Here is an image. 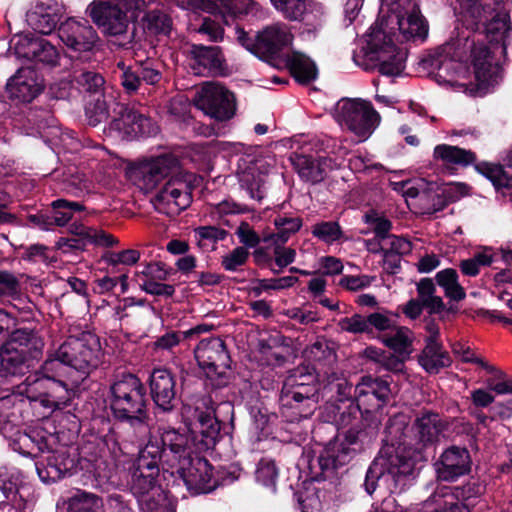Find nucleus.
Segmentation results:
<instances>
[{
  "instance_id": "69168bd1",
  "label": "nucleus",
  "mask_w": 512,
  "mask_h": 512,
  "mask_svg": "<svg viewBox=\"0 0 512 512\" xmlns=\"http://www.w3.org/2000/svg\"><path fill=\"white\" fill-rule=\"evenodd\" d=\"M19 292L20 282L17 277L8 271H0V298L15 297Z\"/></svg>"
},
{
  "instance_id": "0e129e2a",
  "label": "nucleus",
  "mask_w": 512,
  "mask_h": 512,
  "mask_svg": "<svg viewBox=\"0 0 512 512\" xmlns=\"http://www.w3.org/2000/svg\"><path fill=\"white\" fill-rule=\"evenodd\" d=\"M68 366L57 356V350L51 354L41 366L44 377L60 379L67 371Z\"/></svg>"
},
{
  "instance_id": "ea45409f",
  "label": "nucleus",
  "mask_w": 512,
  "mask_h": 512,
  "mask_svg": "<svg viewBox=\"0 0 512 512\" xmlns=\"http://www.w3.org/2000/svg\"><path fill=\"white\" fill-rule=\"evenodd\" d=\"M288 66L292 75L300 83H309L316 79L317 68L304 54L294 52L288 58Z\"/></svg>"
},
{
  "instance_id": "79ce46f5",
  "label": "nucleus",
  "mask_w": 512,
  "mask_h": 512,
  "mask_svg": "<svg viewBox=\"0 0 512 512\" xmlns=\"http://www.w3.org/2000/svg\"><path fill=\"white\" fill-rule=\"evenodd\" d=\"M67 505V512H104L102 499L85 491H79L70 497Z\"/></svg>"
},
{
  "instance_id": "f704fd0d",
  "label": "nucleus",
  "mask_w": 512,
  "mask_h": 512,
  "mask_svg": "<svg viewBox=\"0 0 512 512\" xmlns=\"http://www.w3.org/2000/svg\"><path fill=\"white\" fill-rule=\"evenodd\" d=\"M5 344L23 351L27 356H35L44 346V342L38 333L34 329L28 328L14 330Z\"/></svg>"
},
{
  "instance_id": "6ab92c4d",
  "label": "nucleus",
  "mask_w": 512,
  "mask_h": 512,
  "mask_svg": "<svg viewBox=\"0 0 512 512\" xmlns=\"http://www.w3.org/2000/svg\"><path fill=\"white\" fill-rule=\"evenodd\" d=\"M174 467L177 468V472L184 480L188 489L194 490L197 493H206L213 488L211 484L213 476L212 466L205 458H191L189 454L187 462L184 463L183 461Z\"/></svg>"
},
{
  "instance_id": "4d7b16f0",
  "label": "nucleus",
  "mask_w": 512,
  "mask_h": 512,
  "mask_svg": "<svg viewBox=\"0 0 512 512\" xmlns=\"http://www.w3.org/2000/svg\"><path fill=\"white\" fill-rule=\"evenodd\" d=\"M140 252L135 249H126L122 251H108L106 252L102 259L107 265L110 266H118V265H126L132 266L136 264L140 259Z\"/></svg>"
},
{
  "instance_id": "e2e57ef3",
  "label": "nucleus",
  "mask_w": 512,
  "mask_h": 512,
  "mask_svg": "<svg viewBox=\"0 0 512 512\" xmlns=\"http://www.w3.org/2000/svg\"><path fill=\"white\" fill-rule=\"evenodd\" d=\"M278 477V470L273 461L262 460L256 470V480L263 486L274 489Z\"/></svg>"
},
{
  "instance_id": "473e14b6",
  "label": "nucleus",
  "mask_w": 512,
  "mask_h": 512,
  "mask_svg": "<svg viewBox=\"0 0 512 512\" xmlns=\"http://www.w3.org/2000/svg\"><path fill=\"white\" fill-rule=\"evenodd\" d=\"M294 167L302 179L311 183L321 182L327 172L333 168V161L329 158L312 159L305 155H298L293 160Z\"/></svg>"
},
{
  "instance_id": "f8f14e48",
  "label": "nucleus",
  "mask_w": 512,
  "mask_h": 512,
  "mask_svg": "<svg viewBox=\"0 0 512 512\" xmlns=\"http://www.w3.org/2000/svg\"><path fill=\"white\" fill-rule=\"evenodd\" d=\"M405 194L409 205L420 214H433L443 210L449 203L450 192L447 187L421 180L415 186L407 188Z\"/></svg>"
},
{
  "instance_id": "7ed1b4c3",
  "label": "nucleus",
  "mask_w": 512,
  "mask_h": 512,
  "mask_svg": "<svg viewBox=\"0 0 512 512\" xmlns=\"http://www.w3.org/2000/svg\"><path fill=\"white\" fill-rule=\"evenodd\" d=\"M158 474L159 462L140 451L132 475L131 490L143 512H172L166 495L155 483Z\"/></svg>"
},
{
  "instance_id": "a878e982",
  "label": "nucleus",
  "mask_w": 512,
  "mask_h": 512,
  "mask_svg": "<svg viewBox=\"0 0 512 512\" xmlns=\"http://www.w3.org/2000/svg\"><path fill=\"white\" fill-rule=\"evenodd\" d=\"M10 98L20 102L32 101L41 91L36 72L30 67L18 69L7 83Z\"/></svg>"
},
{
  "instance_id": "4468645a",
  "label": "nucleus",
  "mask_w": 512,
  "mask_h": 512,
  "mask_svg": "<svg viewBox=\"0 0 512 512\" xmlns=\"http://www.w3.org/2000/svg\"><path fill=\"white\" fill-rule=\"evenodd\" d=\"M195 359L208 376L222 375L230 367L224 341L218 337L201 340L194 349Z\"/></svg>"
},
{
  "instance_id": "aec40b11",
  "label": "nucleus",
  "mask_w": 512,
  "mask_h": 512,
  "mask_svg": "<svg viewBox=\"0 0 512 512\" xmlns=\"http://www.w3.org/2000/svg\"><path fill=\"white\" fill-rule=\"evenodd\" d=\"M390 393L386 381L363 376L355 387L356 409L369 412L380 408L388 399Z\"/></svg>"
},
{
  "instance_id": "864d4df0",
  "label": "nucleus",
  "mask_w": 512,
  "mask_h": 512,
  "mask_svg": "<svg viewBox=\"0 0 512 512\" xmlns=\"http://www.w3.org/2000/svg\"><path fill=\"white\" fill-rule=\"evenodd\" d=\"M364 222L368 224L376 237L384 242L390 235L392 223L382 214L371 210L364 215Z\"/></svg>"
},
{
  "instance_id": "412c9836",
  "label": "nucleus",
  "mask_w": 512,
  "mask_h": 512,
  "mask_svg": "<svg viewBox=\"0 0 512 512\" xmlns=\"http://www.w3.org/2000/svg\"><path fill=\"white\" fill-rule=\"evenodd\" d=\"M470 455L464 448L452 446L446 449L434 464L437 478L442 481H455L470 471Z\"/></svg>"
},
{
  "instance_id": "39448f33",
  "label": "nucleus",
  "mask_w": 512,
  "mask_h": 512,
  "mask_svg": "<svg viewBox=\"0 0 512 512\" xmlns=\"http://www.w3.org/2000/svg\"><path fill=\"white\" fill-rule=\"evenodd\" d=\"M57 356L71 369L80 373V379L89 375L101 363L102 348L99 338L90 333L71 336L57 349Z\"/></svg>"
},
{
  "instance_id": "2f4dec72",
  "label": "nucleus",
  "mask_w": 512,
  "mask_h": 512,
  "mask_svg": "<svg viewBox=\"0 0 512 512\" xmlns=\"http://www.w3.org/2000/svg\"><path fill=\"white\" fill-rule=\"evenodd\" d=\"M210 398H203L195 407L194 417L199 432L206 439V444L215 442L219 436L221 425L215 416L214 407Z\"/></svg>"
},
{
  "instance_id": "bb28decb",
  "label": "nucleus",
  "mask_w": 512,
  "mask_h": 512,
  "mask_svg": "<svg viewBox=\"0 0 512 512\" xmlns=\"http://www.w3.org/2000/svg\"><path fill=\"white\" fill-rule=\"evenodd\" d=\"M473 78L479 87L494 84L500 67L493 61L491 51L485 45H476L472 50Z\"/></svg>"
},
{
  "instance_id": "49530a36",
  "label": "nucleus",
  "mask_w": 512,
  "mask_h": 512,
  "mask_svg": "<svg viewBox=\"0 0 512 512\" xmlns=\"http://www.w3.org/2000/svg\"><path fill=\"white\" fill-rule=\"evenodd\" d=\"M486 37L490 42L502 43L506 47V39L511 31L509 16L505 13L497 14L486 25Z\"/></svg>"
},
{
  "instance_id": "3c124183",
  "label": "nucleus",
  "mask_w": 512,
  "mask_h": 512,
  "mask_svg": "<svg viewBox=\"0 0 512 512\" xmlns=\"http://www.w3.org/2000/svg\"><path fill=\"white\" fill-rule=\"evenodd\" d=\"M240 183L245 188L250 197L256 200H261L264 197V178L253 168L243 171L240 175Z\"/></svg>"
},
{
  "instance_id": "5701e85b",
  "label": "nucleus",
  "mask_w": 512,
  "mask_h": 512,
  "mask_svg": "<svg viewBox=\"0 0 512 512\" xmlns=\"http://www.w3.org/2000/svg\"><path fill=\"white\" fill-rule=\"evenodd\" d=\"M433 160L446 172L453 173L459 168L474 164L476 153L470 149L449 144H439L434 147Z\"/></svg>"
},
{
  "instance_id": "338daca9",
  "label": "nucleus",
  "mask_w": 512,
  "mask_h": 512,
  "mask_svg": "<svg viewBox=\"0 0 512 512\" xmlns=\"http://www.w3.org/2000/svg\"><path fill=\"white\" fill-rule=\"evenodd\" d=\"M408 427V418L404 414L395 415L389 420L387 432L392 440L398 444L405 443L403 440L404 432Z\"/></svg>"
},
{
  "instance_id": "09e8293b",
  "label": "nucleus",
  "mask_w": 512,
  "mask_h": 512,
  "mask_svg": "<svg viewBox=\"0 0 512 512\" xmlns=\"http://www.w3.org/2000/svg\"><path fill=\"white\" fill-rule=\"evenodd\" d=\"M71 233L82 236L84 239H87L89 242L94 243L96 245L111 247L118 244V239H116L113 235L104 232L103 230H95L92 228H87L82 224L73 223L70 226Z\"/></svg>"
},
{
  "instance_id": "5fc2aeb1",
  "label": "nucleus",
  "mask_w": 512,
  "mask_h": 512,
  "mask_svg": "<svg viewBox=\"0 0 512 512\" xmlns=\"http://www.w3.org/2000/svg\"><path fill=\"white\" fill-rule=\"evenodd\" d=\"M411 243L404 237L390 235L382 244L381 250L384 253V262L388 263L393 255H405L411 251Z\"/></svg>"
},
{
  "instance_id": "f03ea898",
  "label": "nucleus",
  "mask_w": 512,
  "mask_h": 512,
  "mask_svg": "<svg viewBox=\"0 0 512 512\" xmlns=\"http://www.w3.org/2000/svg\"><path fill=\"white\" fill-rule=\"evenodd\" d=\"M110 390L114 415L146 428L148 415L145 388L140 379L132 374L124 375L112 384Z\"/></svg>"
},
{
  "instance_id": "f257e3e1",
  "label": "nucleus",
  "mask_w": 512,
  "mask_h": 512,
  "mask_svg": "<svg viewBox=\"0 0 512 512\" xmlns=\"http://www.w3.org/2000/svg\"><path fill=\"white\" fill-rule=\"evenodd\" d=\"M413 469V460L402 455L398 448L394 453L381 456L373 462L366 475L365 489L372 494L378 483L390 493H399L408 484Z\"/></svg>"
},
{
  "instance_id": "e433bc0d",
  "label": "nucleus",
  "mask_w": 512,
  "mask_h": 512,
  "mask_svg": "<svg viewBox=\"0 0 512 512\" xmlns=\"http://www.w3.org/2000/svg\"><path fill=\"white\" fill-rule=\"evenodd\" d=\"M304 376L291 375L287 378L281 395L282 403L292 404V400L318 398L316 386L312 383L300 381Z\"/></svg>"
},
{
  "instance_id": "052dcab7",
  "label": "nucleus",
  "mask_w": 512,
  "mask_h": 512,
  "mask_svg": "<svg viewBox=\"0 0 512 512\" xmlns=\"http://www.w3.org/2000/svg\"><path fill=\"white\" fill-rule=\"evenodd\" d=\"M312 234L326 243L337 241L341 237V228L337 222H320L312 227Z\"/></svg>"
},
{
  "instance_id": "f3484780",
  "label": "nucleus",
  "mask_w": 512,
  "mask_h": 512,
  "mask_svg": "<svg viewBox=\"0 0 512 512\" xmlns=\"http://www.w3.org/2000/svg\"><path fill=\"white\" fill-rule=\"evenodd\" d=\"M115 116L110 123V133L115 132L120 137L131 139L139 135L150 134V119L142 116L133 109L119 103H115Z\"/></svg>"
},
{
  "instance_id": "a19ab883",
  "label": "nucleus",
  "mask_w": 512,
  "mask_h": 512,
  "mask_svg": "<svg viewBox=\"0 0 512 512\" xmlns=\"http://www.w3.org/2000/svg\"><path fill=\"white\" fill-rule=\"evenodd\" d=\"M27 357L23 351L4 344L0 348V373L3 376L20 373Z\"/></svg>"
},
{
  "instance_id": "20e7f679",
  "label": "nucleus",
  "mask_w": 512,
  "mask_h": 512,
  "mask_svg": "<svg viewBox=\"0 0 512 512\" xmlns=\"http://www.w3.org/2000/svg\"><path fill=\"white\" fill-rule=\"evenodd\" d=\"M190 438L185 432L172 427H159L156 433H150L146 445L140 450L159 463L174 468L187 462L190 454Z\"/></svg>"
},
{
  "instance_id": "393cba45",
  "label": "nucleus",
  "mask_w": 512,
  "mask_h": 512,
  "mask_svg": "<svg viewBox=\"0 0 512 512\" xmlns=\"http://www.w3.org/2000/svg\"><path fill=\"white\" fill-rule=\"evenodd\" d=\"M293 35L285 24H272L257 35L255 49L266 56L276 55L292 43Z\"/></svg>"
},
{
  "instance_id": "2eb2a0df",
  "label": "nucleus",
  "mask_w": 512,
  "mask_h": 512,
  "mask_svg": "<svg viewBox=\"0 0 512 512\" xmlns=\"http://www.w3.org/2000/svg\"><path fill=\"white\" fill-rule=\"evenodd\" d=\"M450 49L444 46L430 58V66L435 80L441 85L468 87L473 84L472 75L463 64L444 57L443 52Z\"/></svg>"
},
{
  "instance_id": "0eeeda50",
  "label": "nucleus",
  "mask_w": 512,
  "mask_h": 512,
  "mask_svg": "<svg viewBox=\"0 0 512 512\" xmlns=\"http://www.w3.org/2000/svg\"><path fill=\"white\" fill-rule=\"evenodd\" d=\"M336 121L351 132L366 139L379 122V114L369 102L363 100L342 99L334 109Z\"/></svg>"
},
{
  "instance_id": "a211bd4d",
  "label": "nucleus",
  "mask_w": 512,
  "mask_h": 512,
  "mask_svg": "<svg viewBox=\"0 0 512 512\" xmlns=\"http://www.w3.org/2000/svg\"><path fill=\"white\" fill-rule=\"evenodd\" d=\"M13 49L18 58L28 61L54 66L59 60V53L56 47L41 37L18 36Z\"/></svg>"
},
{
  "instance_id": "ddd939ff",
  "label": "nucleus",
  "mask_w": 512,
  "mask_h": 512,
  "mask_svg": "<svg viewBox=\"0 0 512 512\" xmlns=\"http://www.w3.org/2000/svg\"><path fill=\"white\" fill-rule=\"evenodd\" d=\"M189 66L199 76H224L228 66L219 46L192 44L188 51Z\"/></svg>"
},
{
  "instance_id": "b1692460",
  "label": "nucleus",
  "mask_w": 512,
  "mask_h": 512,
  "mask_svg": "<svg viewBox=\"0 0 512 512\" xmlns=\"http://www.w3.org/2000/svg\"><path fill=\"white\" fill-rule=\"evenodd\" d=\"M175 379L167 369H154L150 377L152 398L158 408L171 411L175 403Z\"/></svg>"
},
{
  "instance_id": "c03bdc74",
  "label": "nucleus",
  "mask_w": 512,
  "mask_h": 512,
  "mask_svg": "<svg viewBox=\"0 0 512 512\" xmlns=\"http://www.w3.org/2000/svg\"><path fill=\"white\" fill-rule=\"evenodd\" d=\"M436 287L431 278H423L417 283L418 300L430 313H438L444 309L440 296L435 295Z\"/></svg>"
},
{
  "instance_id": "774afa93",
  "label": "nucleus",
  "mask_w": 512,
  "mask_h": 512,
  "mask_svg": "<svg viewBox=\"0 0 512 512\" xmlns=\"http://www.w3.org/2000/svg\"><path fill=\"white\" fill-rule=\"evenodd\" d=\"M338 326L341 330L350 333H364L368 331L367 317L360 314H354L351 317H345L339 320Z\"/></svg>"
},
{
  "instance_id": "9d476101",
  "label": "nucleus",
  "mask_w": 512,
  "mask_h": 512,
  "mask_svg": "<svg viewBox=\"0 0 512 512\" xmlns=\"http://www.w3.org/2000/svg\"><path fill=\"white\" fill-rule=\"evenodd\" d=\"M86 12L106 36H123L128 31L130 21L127 12L120 8L119 3L94 0L88 5Z\"/></svg>"
},
{
  "instance_id": "c9c22d12",
  "label": "nucleus",
  "mask_w": 512,
  "mask_h": 512,
  "mask_svg": "<svg viewBox=\"0 0 512 512\" xmlns=\"http://www.w3.org/2000/svg\"><path fill=\"white\" fill-rule=\"evenodd\" d=\"M477 172L487 178L503 196L512 198V175L509 176L500 164L481 162L475 166Z\"/></svg>"
},
{
  "instance_id": "6e6552de",
  "label": "nucleus",
  "mask_w": 512,
  "mask_h": 512,
  "mask_svg": "<svg viewBox=\"0 0 512 512\" xmlns=\"http://www.w3.org/2000/svg\"><path fill=\"white\" fill-rule=\"evenodd\" d=\"M21 393L51 411L61 409L70 400L69 389L63 380L44 376L28 377L21 386Z\"/></svg>"
},
{
  "instance_id": "13d9d810",
  "label": "nucleus",
  "mask_w": 512,
  "mask_h": 512,
  "mask_svg": "<svg viewBox=\"0 0 512 512\" xmlns=\"http://www.w3.org/2000/svg\"><path fill=\"white\" fill-rule=\"evenodd\" d=\"M493 262V256L487 252L475 254L472 258L462 260L459 264L461 272L470 277L479 274L480 268L489 266Z\"/></svg>"
},
{
  "instance_id": "a18cd8bd",
  "label": "nucleus",
  "mask_w": 512,
  "mask_h": 512,
  "mask_svg": "<svg viewBox=\"0 0 512 512\" xmlns=\"http://www.w3.org/2000/svg\"><path fill=\"white\" fill-rule=\"evenodd\" d=\"M482 489L479 485L474 483H468L462 487H456L453 490L450 487H441L438 488L433 494V501L439 502L444 501V496L442 494H451L455 498V502L459 505H462L467 508L468 512H470L469 504L466 503L468 499H470L474 495L481 494Z\"/></svg>"
},
{
  "instance_id": "4c0bfd02",
  "label": "nucleus",
  "mask_w": 512,
  "mask_h": 512,
  "mask_svg": "<svg viewBox=\"0 0 512 512\" xmlns=\"http://www.w3.org/2000/svg\"><path fill=\"white\" fill-rule=\"evenodd\" d=\"M59 19L54 10L43 3H38L27 13L28 24L41 34H50L56 27Z\"/></svg>"
},
{
  "instance_id": "dca6fc26",
  "label": "nucleus",
  "mask_w": 512,
  "mask_h": 512,
  "mask_svg": "<svg viewBox=\"0 0 512 512\" xmlns=\"http://www.w3.org/2000/svg\"><path fill=\"white\" fill-rule=\"evenodd\" d=\"M58 37L65 46L77 52L92 50L98 41L97 32L86 20L68 19L61 23Z\"/></svg>"
},
{
  "instance_id": "7c9ffc66",
  "label": "nucleus",
  "mask_w": 512,
  "mask_h": 512,
  "mask_svg": "<svg viewBox=\"0 0 512 512\" xmlns=\"http://www.w3.org/2000/svg\"><path fill=\"white\" fill-rule=\"evenodd\" d=\"M355 443V436L350 434L340 443H334L325 448L319 457V464L323 470L337 469L348 463L355 454L350 446Z\"/></svg>"
},
{
  "instance_id": "423d86ee",
  "label": "nucleus",
  "mask_w": 512,
  "mask_h": 512,
  "mask_svg": "<svg viewBox=\"0 0 512 512\" xmlns=\"http://www.w3.org/2000/svg\"><path fill=\"white\" fill-rule=\"evenodd\" d=\"M365 54L370 61L377 63L383 75H399L405 67L404 54L397 50L392 38L378 26L372 27L367 34Z\"/></svg>"
},
{
  "instance_id": "1a4fd4ad",
  "label": "nucleus",
  "mask_w": 512,
  "mask_h": 512,
  "mask_svg": "<svg viewBox=\"0 0 512 512\" xmlns=\"http://www.w3.org/2000/svg\"><path fill=\"white\" fill-rule=\"evenodd\" d=\"M196 104L206 115L218 121L231 119L236 111L234 94L216 82H207L202 86Z\"/></svg>"
},
{
  "instance_id": "58836bf2",
  "label": "nucleus",
  "mask_w": 512,
  "mask_h": 512,
  "mask_svg": "<svg viewBox=\"0 0 512 512\" xmlns=\"http://www.w3.org/2000/svg\"><path fill=\"white\" fill-rule=\"evenodd\" d=\"M413 340L414 334L407 327L394 326L390 333L383 336V343L387 347L404 356L412 353Z\"/></svg>"
},
{
  "instance_id": "4be33fe9",
  "label": "nucleus",
  "mask_w": 512,
  "mask_h": 512,
  "mask_svg": "<svg viewBox=\"0 0 512 512\" xmlns=\"http://www.w3.org/2000/svg\"><path fill=\"white\" fill-rule=\"evenodd\" d=\"M174 165V159L169 157L143 162L133 171L134 182L141 190L149 192L170 173Z\"/></svg>"
},
{
  "instance_id": "8fccbe9b",
  "label": "nucleus",
  "mask_w": 512,
  "mask_h": 512,
  "mask_svg": "<svg viewBox=\"0 0 512 512\" xmlns=\"http://www.w3.org/2000/svg\"><path fill=\"white\" fill-rule=\"evenodd\" d=\"M53 208V221L57 226H65L73 217L74 212H81L85 207L74 201L57 199L51 204Z\"/></svg>"
},
{
  "instance_id": "680f3d73",
  "label": "nucleus",
  "mask_w": 512,
  "mask_h": 512,
  "mask_svg": "<svg viewBox=\"0 0 512 512\" xmlns=\"http://www.w3.org/2000/svg\"><path fill=\"white\" fill-rule=\"evenodd\" d=\"M146 26L155 34H168L171 30V19L160 11H151L145 16Z\"/></svg>"
},
{
  "instance_id": "de8ad7c7",
  "label": "nucleus",
  "mask_w": 512,
  "mask_h": 512,
  "mask_svg": "<svg viewBox=\"0 0 512 512\" xmlns=\"http://www.w3.org/2000/svg\"><path fill=\"white\" fill-rule=\"evenodd\" d=\"M318 398H307L302 401L292 400V404L282 403V415L288 421H299L311 416L317 408Z\"/></svg>"
},
{
  "instance_id": "6e6d98bb",
  "label": "nucleus",
  "mask_w": 512,
  "mask_h": 512,
  "mask_svg": "<svg viewBox=\"0 0 512 512\" xmlns=\"http://www.w3.org/2000/svg\"><path fill=\"white\" fill-rule=\"evenodd\" d=\"M274 225L277 230L278 242L284 244L291 235L295 234L301 228L302 220L299 217L277 216L274 219Z\"/></svg>"
},
{
  "instance_id": "c85d7f7f",
  "label": "nucleus",
  "mask_w": 512,
  "mask_h": 512,
  "mask_svg": "<svg viewBox=\"0 0 512 512\" xmlns=\"http://www.w3.org/2000/svg\"><path fill=\"white\" fill-rule=\"evenodd\" d=\"M192 5L210 14L220 15L226 24L247 14L252 5L251 0H192Z\"/></svg>"
},
{
  "instance_id": "72a5a7b5",
  "label": "nucleus",
  "mask_w": 512,
  "mask_h": 512,
  "mask_svg": "<svg viewBox=\"0 0 512 512\" xmlns=\"http://www.w3.org/2000/svg\"><path fill=\"white\" fill-rule=\"evenodd\" d=\"M421 367L430 374H437L441 369L449 367L452 359L440 342L425 340V347L418 357Z\"/></svg>"
},
{
  "instance_id": "9b49d317",
  "label": "nucleus",
  "mask_w": 512,
  "mask_h": 512,
  "mask_svg": "<svg viewBox=\"0 0 512 512\" xmlns=\"http://www.w3.org/2000/svg\"><path fill=\"white\" fill-rule=\"evenodd\" d=\"M191 203V187L187 180L175 176L157 193L153 204L155 209L168 217H175Z\"/></svg>"
},
{
  "instance_id": "37998d69",
  "label": "nucleus",
  "mask_w": 512,
  "mask_h": 512,
  "mask_svg": "<svg viewBox=\"0 0 512 512\" xmlns=\"http://www.w3.org/2000/svg\"><path fill=\"white\" fill-rule=\"evenodd\" d=\"M437 284L443 288L446 297L461 301L466 297L464 288L458 282L456 270L447 268L439 271L435 276Z\"/></svg>"
},
{
  "instance_id": "603ef678",
  "label": "nucleus",
  "mask_w": 512,
  "mask_h": 512,
  "mask_svg": "<svg viewBox=\"0 0 512 512\" xmlns=\"http://www.w3.org/2000/svg\"><path fill=\"white\" fill-rule=\"evenodd\" d=\"M274 7L290 21H300L306 12L305 0H271Z\"/></svg>"
},
{
  "instance_id": "bf43d9fd",
  "label": "nucleus",
  "mask_w": 512,
  "mask_h": 512,
  "mask_svg": "<svg viewBox=\"0 0 512 512\" xmlns=\"http://www.w3.org/2000/svg\"><path fill=\"white\" fill-rule=\"evenodd\" d=\"M249 255L246 247L238 246L221 257V265L226 271L235 272L246 264Z\"/></svg>"
},
{
  "instance_id": "c756f323",
  "label": "nucleus",
  "mask_w": 512,
  "mask_h": 512,
  "mask_svg": "<svg viewBox=\"0 0 512 512\" xmlns=\"http://www.w3.org/2000/svg\"><path fill=\"white\" fill-rule=\"evenodd\" d=\"M447 428V423L439 414L431 411L421 412L415 419L413 429L418 441L423 444H431L438 441L440 435Z\"/></svg>"
},
{
  "instance_id": "cd10ccee",
  "label": "nucleus",
  "mask_w": 512,
  "mask_h": 512,
  "mask_svg": "<svg viewBox=\"0 0 512 512\" xmlns=\"http://www.w3.org/2000/svg\"><path fill=\"white\" fill-rule=\"evenodd\" d=\"M394 18L403 39H424L427 36L428 24L416 4H409L405 10H398Z\"/></svg>"
}]
</instances>
